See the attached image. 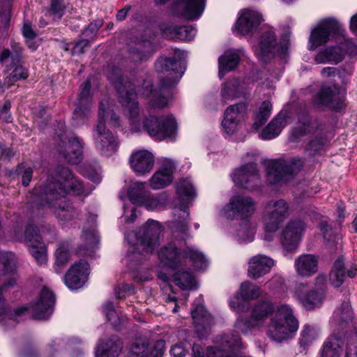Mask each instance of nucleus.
Listing matches in <instances>:
<instances>
[{"label":"nucleus","instance_id":"13d9d810","mask_svg":"<svg viewBox=\"0 0 357 357\" xmlns=\"http://www.w3.org/2000/svg\"><path fill=\"white\" fill-rule=\"evenodd\" d=\"M160 30L163 37L168 39H177L178 26L172 24L162 23L160 24Z\"/></svg>","mask_w":357,"mask_h":357},{"label":"nucleus","instance_id":"bb28decb","mask_svg":"<svg viewBox=\"0 0 357 357\" xmlns=\"http://www.w3.org/2000/svg\"><path fill=\"white\" fill-rule=\"evenodd\" d=\"M154 162L155 158L153 153L144 149L133 151L129 159L131 169L138 176L150 173Z\"/></svg>","mask_w":357,"mask_h":357},{"label":"nucleus","instance_id":"dca6fc26","mask_svg":"<svg viewBox=\"0 0 357 357\" xmlns=\"http://www.w3.org/2000/svg\"><path fill=\"white\" fill-rule=\"evenodd\" d=\"M84 144L82 139L75 135L67 139L61 138L57 151L68 162L76 165L82 159Z\"/></svg>","mask_w":357,"mask_h":357},{"label":"nucleus","instance_id":"338daca9","mask_svg":"<svg viewBox=\"0 0 357 357\" xmlns=\"http://www.w3.org/2000/svg\"><path fill=\"white\" fill-rule=\"evenodd\" d=\"M313 126L312 123H310L308 121L307 122H304L303 126H299L296 128L293 132V135L298 138L301 136L305 135L308 132H310L313 129Z\"/></svg>","mask_w":357,"mask_h":357},{"label":"nucleus","instance_id":"de8ad7c7","mask_svg":"<svg viewBox=\"0 0 357 357\" xmlns=\"http://www.w3.org/2000/svg\"><path fill=\"white\" fill-rule=\"evenodd\" d=\"M272 110V104L269 101H264L257 113L252 128L258 130L268 119Z\"/></svg>","mask_w":357,"mask_h":357},{"label":"nucleus","instance_id":"a19ab883","mask_svg":"<svg viewBox=\"0 0 357 357\" xmlns=\"http://www.w3.org/2000/svg\"><path fill=\"white\" fill-rule=\"evenodd\" d=\"M343 341L337 335H331L324 342L321 350V357H340L342 351Z\"/></svg>","mask_w":357,"mask_h":357},{"label":"nucleus","instance_id":"774afa93","mask_svg":"<svg viewBox=\"0 0 357 357\" xmlns=\"http://www.w3.org/2000/svg\"><path fill=\"white\" fill-rule=\"evenodd\" d=\"M323 146V141L321 139H315L310 142L306 148V151L308 152L309 155H314L319 151Z\"/></svg>","mask_w":357,"mask_h":357},{"label":"nucleus","instance_id":"3c124183","mask_svg":"<svg viewBox=\"0 0 357 357\" xmlns=\"http://www.w3.org/2000/svg\"><path fill=\"white\" fill-rule=\"evenodd\" d=\"M176 192L179 196L185 197L187 199L196 196L195 187L189 178H181L177 182Z\"/></svg>","mask_w":357,"mask_h":357},{"label":"nucleus","instance_id":"052dcab7","mask_svg":"<svg viewBox=\"0 0 357 357\" xmlns=\"http://www.w3.org/2000/svg\"><path fill=\"white\" fill-rule=\"evenodd\" d=\"M197 30L192 26H178V40H191L194 38Z\"/></svg>","mask_w":357,"mask_h":357},{"label":"nucleus","instance_id":"6e6552de","mask_svg":"<svg viewBox=\"0 0 357 357\" xmlns=\"http://www.w3.org/2000/svg\"><path fill=\"white\" fill-rule=\"evenodd\" d=\"M213 347H208L206 357H251L241 352L240 337L236 334L218 335Z\"/></svg>","mask_w":357,"mask_h":357},{"label":"nucleus","instance_id":"a18cd8bd","mask_svg":"<svg viewBox=\"0 0 357 357\" xmlns=\"http://www.w3.org/2000/svg\"><path fill=\"white\" fill-rule=\"evenodd\" d=\"M300 335L301 346L307 347L319 337V328L316 325L306 324L302 327Z\"/></svg>","mask_w":357,"mask_h":357},{"label":"nucleus","instance_id":"473e14b6","mask_svg":"<svg viewBox=\"0 0 357 357\" xmlns=\"http://www.w3.org/2000/svg\"><path fill=\"white\" fill-rule=\"evenodd\" d=\"M174 220L172 222L171 228L174 233H181L183 236L188 235L189 227L187 222L189 219V207L181 203L174 207Z\"/></svg>","mask_w":357,"mask_h":357},{"label":"nucleus","instance_id":"c03bdc74","mask_svg":"<svg viewBox=\"0 0 357 357\" xmlns=\"http://www.w3.org/2000/svg\"><path fill=\"white\" fill-rule=\"evenodd\" d=\"M345 277L344 259L340 257L334 262L333 268L330 273V280L334 287H339L343 283Z\"/></svg>","mask_w":357,"mask_h":357},{"label":"nucleus","instance_id":"603ef678","mask_svg":"<svg viewBox=\"0 0 357 357\" xmlns=\"http://www.w3.org/2000/svg\"><path fill=\"white\" fill-rule=\"evenodd\" d=\"M130 201L135 204L139 205L142 199L146 195L144 193V184L142 182H135L132 183L128 192Z\"/></svg>","mask_w":357,"mask_h":357},{"label":"nucleus","instance_id":"7ed1b4c3","mask_svg":"<svg viewBox=\"0 0 357 357\" xmlns=\"http://www.w3.org/2000/svg\"><path fill=\"white\" fill-rule=\"evenodd\" d=\"M107 119H109L114 127L120 126L119 117L114 112L108 101L105 103L102 101L99 105L98 121L93 128L92 136L97 151L102 155L109 157L118 151L119 142L117 137L106 127Z\"/></svg>","mask_w":357,"mask_h":357},{"label":"nucleus","instance_id":"a878e982","mask_svg":"<svg viewBox=\"0 0 357 357\" xmlns=\"http://www.w3.org/2000/svg\"><path fill=\"white\" fill-rule=\"evenodd\" d=\"M261 22L259 13L250 9L241 10L239 17L234 25V31L238 34L246 35L257 29Z\"/></svg>","mask_w":357,"mask_h":357},{"label":"nucleus","instance_id":"37998d69","mask_svg":"<svg viewBox=\"0 0 357 357\" xmlns=\"http://www.w3.org/2000/svg\"><path fill=\"white\" fill-rule=\"evenodd\" d=\"M71 244L68 241H64L59 243L55 251L54 268L56 273L61 272L62 267L70 260Z\"/></svg>","mask_w":357,"mask_h":357},{"label":"nucleus","instance_id":"a211bd4d","mask_svg":"<svg viewBox=\"0 0 357 357\" xmlns=\"http://www.w3.org/2000/svg\"><path fill=\"white\" fill-rule=\"evenodd\" d=\"M197 302V305L194 304V307L191 310V314L194 321L196 333L200 339H203L210 333L213 318L202 305L203 298L202 296L199 297Z\"/></svg>","mask_w":357,"mask_h":357},{"label":"nucleus","instance_id":"5701e85b","mask_svg":"<svg viewBox=\"0 0 357 357\" xmlns=\"http://www.w3.org/2000/svg\"><path fill=\"white\" fill-rule=\"evenodd\" d=\"M89 274V265L84 259L72 265L64 277L66 285L70 289H77L83 287Z\"/></svg>","mask_w":357,"mask_h":357},{"label":"nucleus","instance_id":"6ab92c4d","mask_svg":"<svg viewBox=\"0 0 357 357\" xmlns=\"http://www.w3.org/2000/svg\"><path fill=\"white\" fill-rule=\"evenodd\" d=\"M344 93L335 85L323 86L315 98L317 104L327 105L335 110L342 109L344 106Z\"/></svg>","mask_w":357,"mask_h":357},{"label":"nucleus","instance_id":"c85d7f7f","mask_svg":"<svg viewBox=\"0 0 357 357\" xmlns=\"http://www.w3.org/2000/svg\"><path fill=\"white\" fill-rule=\"evenodd\" d=\"M248 79L232 78L226 82L222 86L221 98L224 102L233 100L245 94L250 88Z\"/></svg>","mask_w":357,"mask_h":357},{"label":"nucleus","instance_id":"79ce46f5","mask_svg":"<svg viewBox=\"0 0 357 357\" xmlns=\"http://www.w3.org/2000/svg\"><path fill=\"white\" fill-rule=\"evenodd\" d=\"M239 55L232 51H227L219 57V76L222 78L227 72L234 70L239 63Z\"/></svg>","mask_w":357,"mask_h":357},{"label":"nucleus","instance_id":"c756f323","mask_svg":"<svg viewBox=\"0 0 357 357\" xmlns=\"http://www.w3.org/2000/svg\"><path fill=\"white\" fill-rule=\"evenodd\" d=\"M149 341L145 338H139L132 343L128 357H162L165 350V341H157L150 355L148 354Z\"/></svg>","mask_w":357,"mask_h":357},{"label":"nucleus","instance_id":"4d7b16f0","mask_svg":"<svg viewBox=\"0 0 357 357\" xmlns=\"http://www.w3.org/2000/svg\"><path fill=\"white\" fill-rule=\"evenodd\" d=\"M103 312L107 317L108 321L114 326H117L120 324V319L115 311L114 306L112 302H107L103 306Z\"/></svg>","mask_w":357,"mask_h":357},{"label":"nucleus","instance_id":"b1692460","mask_svg":"<svg viewBox=\"0 0 357 357\" xmlns=\"http://www.w3.org/2000/svg\"><path fill=\"white\" fill-rule=\"evenodd\" d=\"M261 294L260 287L249 281H245L241 283L237 294L230 300L229 305L236 312L240 313L245 307L243 302L257 299Z\"/></svg>","mask_w":357,"mask_h":357},{"label":"nucleus","instance_id":"c9c22d12","mask_svg":"<svg viewBox=\"0 0 357 357\" xmlns=\"http://www.w3.org/2000/svg\"><path fill=\"white\" fill-rule=\"evenodd\" d=\"M122 349V342L116 336H112L106 342L98 344L96 357H118Z\"/></svg>","mask_w":357,"mask_h":357},{"label":"nucleus","instance_id":"9d476101","mask_svg":"<svg viewBox=\"0 0 357 357\" xmlns=\"http://www.w3.org/2000/svg\"><path fill=\"white\" fill-rule=\"evenodd\" d=\"M143 128L151 137L161 141L175 137L177 124L172 115L167 116L165 119L150 116L144 120Z\"/></svg>","mask_w":357,"mask_h":357},{"label":"nucleus","instance_id":"1a4fd4ad","mask_svg":"<svg viewBox=\"0 0 357 357\" xmlns=\"http://www.w3.org/2000/svg\"><path fill=\"white\" fill-rule=\"evenodd\" d=\"M274 312V307L268 301H259L255 305L250 317L239 316L236 321V327L244 334H248L252 330L261 328L266 318Z\"/></svg>","mask_w":357,"mask_h":357},{"label":"nucleus","instance_id":"864d4df0","mask_svg":"<svg viewBox=\"0 0 357 357\" xmlns=\"http://www.w3.org/2000/svg\"><path fill=\"white\" fill-rule=\"evenodd\" d=\"M246 105L244 103H238L227 108L225 112V117L241 122L246 112Z\"/></svg>","mask_w":357,"mask_h":357},{"label":"nucleus","instance_id":"cd10ccee","mask_svg":"<svg viewBox=\"0 0 357 357\" xmlns=\"http://www.w3.org/2000/svg\"><path fill=\"white\" fill-rule=\"evenodd\" d=\"M91 82L86 80L82 85L81 91L77 98V103L74 109L73 118L83 123L89 116L92 104L90 94Z\"/></svg>","mask_w":357,"mask_h":357},{"label":"nucleus","instance_id":"49530a36","mask_svg":"<svg viewBox=\"0 0 357 357\" xmlns=\"http://www.w3.org/2000/svg\"><path fill=\"white\" fill-rule=\"evenodd\" d=\"M175 284L183 290H190L195 287L193 275L189 271H178L174 275Z\"/></svg>","mask_w":357,"mask_h":357},{"label":"nucleus","instance_id":"aec40b11","mask_svg":"<svg viewBox=\"0 0 357 357\" xmlns=\"http://www.w3.org/2000/svg\"><path fill=\"white\" fill-rule=\"evenodd\" d=\"M305 229V224L299 219H292L281 233V243L287 250L296 248L301 237Z\"/></svg>","mask_w":357,"mask_h":357},{"label":"nucleus","instance_id":"393cba45","mask_svg":"<svg viewBox=\"0 0 357 357\" xmlns=\"http://www.w3.org/2000/svg\"><path fill=\"white\" fill-rule=\"evenodd\" d=\"M55 303V296L52 291L47 287H43L37 303L30 307L34 318L47 319L53 312Z\"/></svg>","mask_w":357,"mask_h":357},{"label":"nucleus","instance_id":"7c9ffc66","mask_svg":"<svg viewBox=\"0 0 357 357\" xmlns=\"http://www.w3.org/2000/svg\"><path fill=\"white\" fill-rule=\"evenodd\" d=\"M274 264L273 260L264 255L252 257L248 262V276L257 279L268 273Z\"/></svg>","mask_w":357,"mask_h":357},{"label":"nucleus","instance_id":"8fccbe9b","mask_svg":"<svg viewBox=\"0 0 357 357\" xmlns=\"http://www.w3.org/2000/svg\"><path fill=\"white\" fill-rule=\"evenodd\" d=\"M12 52L9 50H4L0 56V63H3L9 57L11 58L12 63H19L22 58V47L20 43L15 41L11 43Z\"/></svg>","mask_w":357,"mask_h":357},{"label":"nucleus","instance_id":"ddd939ff","mask_svg":"<svg viewBox=\"0 0 357 357\" xmlns=\"http://www.w3.org/2000/svg\"><path fill=\"white\" fill-rule=\"evenodd\" d=\"M317 283L321 286L315 290L307 291V284L300 283L296 290V296L301 305L307 310H311L320 306L325 298V282L324 276H318L316 279Z\"/></svg>","mask_w":357,"mask_h":357},{"label":"nucleus","instance_id":"0e129e2a","mask_svg":"<svg viewBox=\"0 0 357 357\" xmlns=\"http://www.w3.org/2000/svg\"><path fill=\"white\" fill-rule=\"evenodd\" d=\"M240 123L241 122L224 116L222 126L227 133L233 134L238 130Z\"/></svg>","mask_w":357,"mask_h":357},{"label":"nucleus","instance_id":"412c9836","mask_svg":"<svg viewBox=\"0 0 357 357\" xmlns=\"http://www.w3.org/2000/svg\"><path fill=\"white\" fill-rule=\"evenodd\" d=\"M176 167V163L172 160H162L160 167L149 179L151 188L153 190H160L170 185L173 181V174Z\"/></svg>","mask_w":357,"mask_h":357},{"label":"nucleus","instance_id":"39448f33","mask_svg":"<svg viewBox=\"0 0 357 357\" xmlns=\"http://www.w3.org/2000/svg\"><path fill=\"white\" fill-rule=\"evenodd\" d=\"M298 326V321L291 307L288 305H281L271 318L266 334L272 340L282 342L295 336Z\"/></svg>","mask_w":357,"mask_h":357},{"label":"nucleus","instance_id":"0eeeda50","mask_svg":"<svg viewBox=\"0 0 357 357\" xmlns=\"http://www.w3.org/2000/svg\"><path fill=\"white\" fill-rule=\"evenodd\" d=\"M303 165L301 158L271 160L266 168L268 180L271 184L285 183L298 174Z\"/></svg>","mask_w":357,"mask_h":357},{"label":"nucleus","instance_id":"e2e57ef3","mask_svg":"<svg viewBox=\"0 0 357 357\" xmlns=\"http://www.w3.org/2000/svg\"><path fill=\"white\" fill-rule=\"evenodd\" d=\"M65 10V6L62 0H52L49 12L54 16L55 18L60 19Z\"/></svg>","mask_w":357,"mask_h":357},{"label":"nucleus","instance_id":"2eb2a0df","mask_svg":"<svg viewBox=\"0 0 357 357\" xmlns=\"http://www.w3.org/2000/svg\"><path fill=\"white\" fill-rule=\"evenodd\" d=\"M1 259L3 265V275L8 276L7 279L0 284V316L8 311L6 301L3 294L6 289L13 287L17 281L15 256L13 252H3Z\"/></svg>","mask_w":357,"mask_h":357},{"label":"nucleus","instance_id":"680f3d73","mask_svg":"<svg viewBox=\"0 0 357 357\" xmlns=\"http://www.w3.org/2000/svg\"><path fill=\"white\" fill-rule=\"evenodd\" d=\"M102 25V22L100 20H96L90 23L87 27L82 31V35L86 39L93 40L96 36L98 30Z\"/></svg>","mask_w":357,"mask_h":357},{"label":"nucleus","instance_id":"f257e3e1","mask_svg":"<svg viewBox=\"0 0 357 357\" xmlns=\"http://www.w3.org/2000/svg\"><path fill=\"white\" fill-rule=\"evenodd\" d=\"M155 68L158 73L166 75V78H161L158 87L154 90L149 80L132 78L131 82L128 73L123 72L119 67L109 66L107 70V76L119 95V102L134 132H139L142 129L137 91L144 96L151 94L152 107H163L167 105L172 89L183 74L180 63L174 58H160L155 63Z\"/></svg>","mask_w":357,"mask_h":357},{"label":"nucleus","instance_id":"9b49d317","mask_svg":"<svg viewBox=\"0 0 357 357\" xmlns=\"http://www.w3.org/2000/svg\"><path fill=\"white\" fill-rule=\"evenodd\" d=\"M289 204L284 199L271 200L265 206L263 220L266 232L277 231L289 217Z\"/></svg>","mask_w":357,"mask_h":357},{"label":"nucleus","instance_id":"6e6d98bb","mask_svg":"<svg viewBox=\"0 0 357 357\" xmlns=\"http://www.w3.org/2000/svg\"><path fill=\"white\" fill-rule=\"evenodd\" d=\"M143 200L140 202L139 206H144L149 211H153L160 207L162 203L160 200V196L148 194L144 197Z\"/></svg>","mask_w":357,"mask_h":357},{"label":"nucleus","instance_id":"f3484780","mask_svg":"<svg viewBox=\"0 0 357 357\" xmlns=\"http://www.w3.org/2000/svg\"><path fill=\"white\" fill-rule=\"evenodd\" d=\"M232 180L236 185L252 190L259 183V176L256 163L241 166L232 173Z\"/></svg>","mask_w":357,"mask_h":357},{"label":"nucleus","instance_id":"2f4dec72","mask_svg":"<svg viewBox=\"0 0 357 357\" xmlns=\"http://www.w3.org/2000/svg\"><path fill=\"white\" fill-rule=\"evenodd\" d=\"M278 46L276 41V37L274 32L268 30L264 32L260 38L257 56L263 61L273 56L278 51Z\"/></svg>","mask_w":357,"mask_h":357},{"label":"nucleus","instance_id":"f03ea898","mask_svg":"<svg viewBox=\"0 0 357 357\" xmlns=\"http://www.w3.org/2000/svg\"><path fill=\"white\" fill-rule=\"evenodd\" d=\"M91 191L74 177L68 167H59L55 177H49L44 185L33 188L29 202L37 208L49 207L61 220H70L77 217L79 213L66 199V195L87 196Z\"/></svg>","mask_w":357,"mask_h":357},{"label":"nucleus","instance_id":"e433bc0d","mask_svg":"<svg viewBox=\"0 0 357 357\" xmlns=\"http://www.w3.org/2000/svg\"><path fill=\"white\" fill-rule=\"evenodd\" d=\"M29 229L26 231V239L29 252L40 265L45 264L47 262V253L42 241V237L35 234L32 238L29 235Z\"/></svg>","mask_w":357,"mask_h":357},{"label":"nucleus","instance_id":"4c0bfd02","mask_svg":"<svg viewBox=\"0 0 357 357\" xmlns=\"http://www.w3.org/2000/svg\"><path fill=\"white\" fill-rule=\"evenodd\" d=\"M286 124V114L282 112L279 113L262 130L260 137L264 140L276 137Z\"/></svg>","mask_w":357,"mask_h":357},{"label":"nucleus","instance_id":"bf43d9fd","mask_svg":"<svg viewBox=\"0 0 357 357\" xmlns=\"http://www.w3.org/2000/svg\"><path fill=\"white\" fill-rule=\"evenodd\" d=\"M11 0H0V22L7 24L10 20Z\"/></svg>","mask_w":357,"mask_h":357},{"label":"nucleus","instance_id":"5fc2aeb1","mask_svg":"<svg viewBox=\"0 0 357 357\" xmlns=\"http://www.w3.org/2000/svg\"><path fill=\"white\" fill-rule=\"evenodd\" d=\"M255 229L249 222L241 226L238 230L237 236L241 242H250L253 241Z\"/></svg>","mask_w":357,"mask_h":357},{"label":"nucleus","instance_id":"f8f14e48","mask_svg":"<svg viewBox=\"0 0 357 357\" xmlns=\"http://www.w3.org/2000/svg\"><path fill=\"white\" fill-rule=\"evenodd\" d=\"M255 202L250 197L233 196L221 211V215L227 219H245L255 212Z\"/></svg>","mask_w":357,"mask_h":357},{"label":"nucleus","instance_id":"69168bd1","mask_svg":"<svg viewBox=\"0 0 357 357\" xmlns=\"http://www.w3.org/2000/svg\"><path fill=\"white\" fill-rule=\"evenodd\" d=\"M18 171L22 174V183L24 186L29 185L33 177V169L31 167L24 168L21 165L18 167Z\"/></svg>","mask_w":357,"mask_h":357},{"label":"nucleus","instance_id":"ea45409f","mask_svg":"<svg viewBox=\"0 0 357 357\" xmlns=\"http://www.w3.org/2000/svg\"><path fill=\"white\" fill-rule=\"evenodd\" d=\"M344 58V51L340 46L326 48L319 52L315 56L317 63H338Z\"/></svg>","mask_w":357,"mask_h":357},{"label":"nucleus","instance_id":"4be33fe9","mask_svg":"<svg viewBox=\"0 0 357 357\" xmlns=\"http://www.w3.org/2000/svg\"><path fill=\"white\" fill-rule=\"evenodd\" d=\"M205 0H175L173 13L186 20H194L200 17L204 10Z\"/></svg>","mask_w":357,"mask_h":357},{"label":"nucleus","instance_id":"58836bf2","mask_svg":"<svg viewBox=\"0 0 357 357\" xmlns=\"http://www.w3.org/2000/svg\"><path fill=\"white\" fill-rule=\"evenodd\" d=\"M82 239L84 245H81L77 248V254L79 255L91 256L99 242V238L96 230L93 229L83 231Z\"/></svg>","mask_w":357,"mask_h":357},{"label":"nucleus","instance_id":"09e8293b","mask_svg":"<svg viewBox=\"0 0 357 357\" xmlns=\"http://www.w3.org/2000/svg\"><path fill=\"white\" fill-rule=\"evenodd\" d=\"M11 66L14 68L4 81V84H7L8 87L13 85L16 82L26 79L29 77L28 69L23 67L20 63L15 65L11 63Z\"/></svg>","mask_w":357,"mask_h":357},{"label":"nucleus","instance_id":"20e7f679","mask_svg":"<svg viewBox=\"0 0 357 357\" xmlns=\"http://www.w3.org/2000/svg\"><path fill=\"white\" fill-rule=\"evenodd\" d=\"M162 229L160 223L153 220H149L146 225L137 232L128 234V238L135 237L136 245H132L128 249L126 257L130 261H139L144 258V254L137 251L141 247L143 252L149 254L159 245L160 235Z\"/></svg>","mask_w":357,"mask_h":357},{"label":"nucleus","instance_id":"f704fd0d","mask_svg":"<svg viewBox=\"0 0 357 357\" xmlns=\"http://www.w3.org/2000/svg\"><path fill=\"white\" fill-rule=\"evenodd\" d=\"M295 268L298 275L310 277L318 270V259L313 255H302L295 260Z\"/></svg>","mask_w":357,"mask_h":357},{"label":"nucleus","instance_id":"4468645a","mask_svg":"<svg viewBox=\"0 0 357 357\" xmlns=\"http://www.w3.org/2000/svg\"><path fill=\"white\" fill-rule=\"evenodd\" d=\"M340 33L341 26L337 21L333 19L322 20L311 31L309 49L314 50L319 46L326 43L329 40L330 36Z\"/></svg>","mask_w":357,"mask_h":357},{"label":"nucleus","instance_id":"423d86ee","mask_svg":"<svg viewBox=\"0 0 357 357\" xmlns=\"http://www.w3.org/2000/svg\"><path fill=\"white\" fill-rule=\"evenodd\" d=\"M158 256L164 266L173 269L182 264L186 258H189L197 269H204L207 266V260L202 252L192 247H188L182 251L178 250L174 243H168L162 248Z\"/></svg>","mask_w":357,"mask_h":357},{"label":"nucleus","instance_id":"72a5a7b5","mask_svg":"<svg viewBox=\"0 0 357 357\" xmlns=\"http://www.w3.org/2000/svg\"><path fill=\"white\" fill-rule=\"evenodd\" d=\"M331 322L340 328H345L354 325L353 312L350 303L344 301L333 312Z\"/></svg>","mask_w":357,"mask_h":357}]
</instances>
